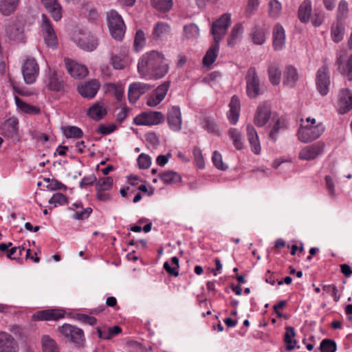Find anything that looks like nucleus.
Masks as SVG:
<instances>
[{
	"label": "nucleus",
	"instance_id": "1",
	"mask_svg": "<svg viewBox=\"0 0 352 352\" xmlns=\"http://www.w3.org/2000/svg\"><path fill=\"white\" fill-rule=\"evenodd\" d=\"M168 63L164 56L157 51L144 54L138 63L139 74L149 78H162L168 73Z\"/></svg>",
	"mask_w": 352,
	"mask_h": 352
},
{
	"label": "nucleus",
	"instance_id": "2",
	"mask_svg": "<svg viewBox=\"0 0 352 352\" xmlns=\"http://www.w3.org/2000/svg\"><path fill=\"white\" fill-rule=\"evenodd\" d=\"M230 24L231 15L228 13L222 14L219 19L212 23L210 32L213 36V43L203 58L204 65L210 66L215 61L218 55L219 43L226 34Z\"/></svg>",
	"mask_w": 352,
	"mask_h": 352
},
{
	"label": "nucleus",
	"instance_id": "3",
	"mask_svg": "<svg viewBox=\"0 0 352 352\" xmlns=\"http://www.w3.org/2000/svg\"><path fill=\"white\" fill-rule=\"evenodd\" d=\"M307 124L306 125H300L298 130V140L304 143L312 142L318 139L324 131V126L322 122L316 124V119L307 118L306 119Z\"/></svg>",
	"mask_w": 352,
	"mask_h": 352
},
{
	"label": "nucleus",
	"instance_id": "4",
	"mask_svg": "<svg viewBox=\"0 0 352 352\" xmlns=\"http://www.w3.org/2000/svg\"><path fill=\"white\" fill-rule=\"evenodd\" d=\"M72 39L80 49L87 52L94 51L99 44L98 39L94 34L84 30L74 31Z\"/></svg>",
	"mask_w": 352,
	"mask_h": 352
},
{
	"label": "nucleus",
	"instance_id": "5",
	"mask_svg": "<svg viewBox=\"0 0 352 352\" xmlns=\"http://www.w3.org/2000/svg\"><path fill=\"white\" fill-rule=\"evenodd\" d=\"M108 27L111 36L121 41L125 32V25L122 16L115 10L107 14Z\"/></svg>",
	"mask_w": 352,
	"mask_h": 352
},
{
	"label": "nucleus",
	"instance_id": "6",
	"mask_svg": "<svg viewBox=\"0 0 352 352\" xmlns=\"http://www.w3.org/2000/svg\"><path fill=\"white\" fill-rule=\"evenodd\" d=\"M21 72L25 82L28 85L33 84L39 74V66L36 59L33 57H27L22 65Z\"/></svg>",
	"mask_w": 352,
	"mask_h": 352
},
{
	"label": "nucleus",
	"instance_id": "7",
	"mask_svg": "<svg viewBox=\"0 0 352 352\" xmlns=\"http://www.w3.org/2000/svg\"><path fill=\"white\" fill-rule=\"evenodd\" d=\"M24 28L25 21L21 19L16 18L7 25L6 34L12 41L23 43L25 41Z\"/></svg>",
	"mask_w": 352,
	"mask_h": 352
},
{
	"label": "nucleus",
	"instance_id": "8",
	"mask_svg": "<svg viewBox=\"0 0 352 352\" xmlns=\"http://www.w3.org/2000/svg\"><path fill=\"white\" fill-rule=\"evenodd\" d=\"M245 78L247 95L250 98H256L260 94V80L256 68H249Z\"/></svg>",
	"mask_w": 352,
	"mask_h": 352
},
{
	"label": "nucleus",
	"instance_id": "9",
	"mask_svg": "<svg viewBox=\"0 0 352 352\" xmlns=\"http://www.w3.org/2000/svg\"><path fill=\"white\" fill-rule=\"evenodd\" d=\"M164 120V116L160 111L143 112L137 116L134 119L136 125L153 126L162 123Z\"/></svg>",
	"mask_w": 352,
	"mask_h": 352
},
{
	"label": "nucleus",
	"instance_id": "10",
	"mask_svg": "<svg viewBox=\"0 0 352 352\" xmlns=\"http://www.w3.org/2000/svg\"><path fill=\"white\" fill-rule=\"evenodd\" d=\"M324 148V142H318L303 147L299 152L298 157L307 161L314 160L322 153Z\"/></svg>",
	"mask_w": 352,
	"mask_h": 352
},
{
	"label": "nucleus",
	"instance_id": "11",
	"mask_svg": "<svg viewBox=\"0 0 352 352\" xmlns=\"http://www.w3.org/2000/svg\"><path fill=\"white\" fill-rule=\"evenodd\" d=\"M167 123L169 129L174 132L182 130V117L179 107L172 106L168 109L166 114Z\"/></svg>",
	"mask_w": 352,
	"mask_h": 352
},
{
	"label": "nucleus",
	"instance_id": "12",
	"mask_svg": "<svg viewBox=\"0 0 352 352\" xmlns=\"http://www.w3.org/2000/svg\"><path fill=\"white\" fill-rule=\"evenodd\" d=\"M58 331L61 336L75 343H79L84 337V333L81 329L69 324H64L59 327Z\"/></svg>",
	"mask_w": 352,
	"mask_h": 352
},
{
	"label": "nucleus",
	"instance_id": "13",
	"mask_svg": "<svg viewBox=\"0 0 352 352\" xmlns=\"http://www.w3.org/2000/svg\"><path fill=\"white\" fill-rule=\"evenodd\" d=\"M65 311L60 309H48L36 311L32 315L35 321L58 320L65 317Z\"/></svg>",
	"mask_w": 352,
	"mask_h": 352
},
{
	"label": "nucleus",
	"instance_id": "14",
	"mask_svg": "<svg viewBox=\"0 0 352 352\" xmlns=\"http://www.w3.org/2000/svg\"><path fill=\"white\" fill-rule=\"evenodd\" d=\"M316 85L318 91L322 96H326L328 94L330 79L329 69L326 65H323L317 72Z\"/></svg>",
	"mask_w": 352,
	"mask_h": 352
},
{
	"label": "nucleus",
	"instance_id": "15",
	"mask_svg": "<svg viewBox=\"0 0 352 352\" xmlns=\"http://www.w3.org/2000/svg\"><path fill=\"white\" fill-rule=\"evenodd\" d=\"M151 86L148 84L135 82L129 85L128 91V99L131 103H135L140 97L147 92Z\"/></svg>",
	"mask_w": 352,
	"mask_h": 352
},
{
	"label": "nucleus",
	"instance_id": "16",
	"mask_svg": "<svg viewBox=\"0 0 352 352\" xmlns=\"http://www.w3.org/2000/svg\"><path fill=\"white\" fill-rule=\"evenodd\" d=\"M170 87V82L166 81L158 86L148 98L146 104L149 107H155L165 98Z\"/></svg>",
	"mask_w": 352,
	"mask_h": 352
},
{
	"label": "nucleus",
	"instance_id": "17",
	"mask_svg": "<svg viewBox=\"0 0 352 352\" xmlns=\"http://www.w3.org/2000/svg\"><path fill=\"white\" fill-rule=\"evenodd\" d=\"M271 115L270 106L267 102L258 105L254 115V122L258 127L265 126Z\"/></svg>",
	"mask_w": 352,
	"mask_h": 352
},
{
	"label": "nucleus",
	"instance_id": "18",
	"mask_svg": "<svg viewBox=\"0 0 352 352\" xmlns=\"http://www.w3.org/2000/svg\"><path fill=\"white\" fill-rule=\"evenodd\" d=\"M65 63L68 73L74 78H83L88 74V69L85 65L74 60L65 59Z\"/></svg>",
	"mask_w": 352,
	"mask_h": 352
},
{
	"label": "nucleus",
	"instance_id": "19",
	"mask_svg": "<svg viewBox=\"0 0 352 352\" xmlns=\"http://www.w3.org/2000/svg\"><path fill=\"white\" fill-rule=\"evenodd\" d=\"M0 352H18L17 342L5 331H0Z\"/></svg>",
	"mask_w": 352,
	"mask_h": 352
},
{
	"label": "nucleus",
	"instance_id": "20",
	"mask_svg": "<svg viewBox=\"0 0 352 352\" xmlns=\"http://www.w3.org/2000/svg\"><path fill=\"white\" fill-rule=\"evenodd\" d=\"M338 111L341 114H344L352 109V93L350 89H342L339 94Z\"/></svg>",
	"mask_w": 352,
	"mask_h": 352
},
{
	"label": "nucleus",
	"instance_id": "21",
	"mask_svg": "<svg viewBox=\"0 0 352 352\" xmlns=\"http://www.w3.org/2000/svg\"><path fill=\"white\" fill-rule=\"evenodd\" d=\"M19 121L14 117L6 120L1 127V133L8 138H17Z\"/></svg>",
	"mask_w": 352,
	"mask_h": 352
},
{
	"label": "nucleus",
	"instance_id": "22",
	"mask_svg": "<svg viewBox=\"0 0 352 352\" xmlns=\"http://www.w3.org/2000/svg\"><path fill=\"white\" fill-rule=\"evenodd\" d=\"M47 88L54 91H64V80L62 74L57 71H50L47 82Z\"/></svg>",
	"mask_w": 352,
	"mask_h": 352
},
{
	"label": "nucleus",
	"instance_id": "23",
	"mask_svg": "<svg viewBox=\"0 0 352 352\" xmlns=\"http://www.w3.org/2000/svg\"><path fill=\"white\" fill-rule=\"evenodd\" d=\"M100 88V83L97 80H89L78 86V91L84 98H93Z\"/></svg>",
	"mask_w": 352,
	"mask_h": 352
},
{
	"label": "nucleus",
	"instance_id": "24",
	"mask_svg": "<svg viewBox=\"0 0 352 352\" xmlns=\"http://www.w3.org/2000/svg\"><path fill=\"white\" fill-rule=\"evenodd\" d=\"M298 80V74L296 68L291 65H287L283 71V85L293 88L296 86Z\"/></svg>",
	"mask_w": 352,
	"mask_h": 352
},
{
	"label": "nucleus",
	"instance_id": "25",
	"mask_svg": "<svg viewBox=\"0 0 352 352\" xmlns=\"http://www.w3.org/2000/svg\"><path fill=\"white\" fill-rule=\"evenodd\" d=\"M285 43V34L283 27L277 23L273 29V47L274 50H280Z\"/></svg>",
	"mask_w": 352,
	"mask_h": 352
},
{
	"label": "nucleus",
	"instance_id": "26",
	"mask_svg": "<svg viewBox=\"0 0 352 352\" xmlns=\"http://www.w3.org/2000/svg\"><path fill=\"white\" fill-rule=\"evenodd\" d=\"M246 130L248 139L251 146L252 151L256 155H259L261 153V147L256 129L253 126L248 124Z\"/></svg>",
	"mask_w": 352,
	"mask_h": 352
},
{
	"label": "nucleus",
	"instance_id": "27",
	"mask_svg": "<svg viewBox=\"0 0 352 352\" xmlns=\"http://www.w3.org/2000/svg\"><path fill=\"white\" fill-rule=\"evenodd\" d=\"M46 10L56 21L62 18V7L57 0H41Z\"/></svg>",
	"mask_w": 352,
	"mask_h": 352
},
{
	"label": "nucleus",
	"instance_id": "28",
	"mask_svg": "<svg viewBox=\"0 0 352 352\" xmlns=\"http://www.w3.org/2000/svg\"><path fill=\"white\" fill-rule=\"evenodd\" d=\"M230 111L228 114V118L232 124H235L239 118L240 113V100L236 96H233L229 104Z\"/></svg>",
	"mask_w": 352,
	"mask_h": 352
},
{
	"label": "nucleus",
	"instance_id": "29",
	"mask_svg": "<svg viewBox=\"0 0 352 352\" xmlns=\"http://www.w3.org/2000/svg\"><path fill=\"white\" fill-rule=\"evenodd\" d=\"M102 88L105 94H109L114 96L118 102H120L122 101L124 91V88L122 85L105 83Z\"/></svg>",
	"mask_w": 352,
	"mask_h": 352
},
{
	"label": "nucleus",
	"instance_id": "30",
	"mask_svg": "<svg viewBox=\"0 0 352 352\" xmlns=\"http://www.w3.org/2000/svg\"><path fill=\"white\" fill-rule=\"evenodd\" d=\"M121 332L122 329L118 325L113 326V327L103 326L97 328V333L98 337L103 340H110Z\"/></svg>",
	"mask_w": 352,
	"mask_h": 352
},
{
	"label": "nucleus",
	"instance_id": "31",
	"mask_svg": "<svg viewBox=\"0 0 352 352\" xmlns=\"http://www.w3.org/2000/svg\"><path fill=\"white\" fill-rule=\"evenodd\" d=\"M312 12L311 2L310 0H304L298 8V19L302 23H307L309 21Z\"/></svg>",
	"mask_w": 352,
	"mask_h": 352
},
{
	"label": "nucleus",
	"instance_id": "32",
	"mask_svg": "<svg viewBox=\"0 0 352 352\" xmlns=\"http://www.w3.org/2000/svg\"><path fill=\"white\" fill-rule=\"evenodd\" d=\"M344 24L343 21H337L331 28V36L333 42L340 43L344 38Z\"/></svg>",
	"mask_w": 352,
	"mask_h": 352
},
{
	"label": "nucleus",
	"instance_id": "33",
	"mask_svg": "<svg viewBox=\"0 0 352 352\" xmlns=\"http://www.w3.org/2000/svg\"><path fill=\"white\" fill-rule=\"evenodd\" d=\"M20 0H0V12L9 16L17 8Z\"/></svg>",
	"mask_w": 352,
	"mask_h": 352
},
{
	"label": "nucleus",
	"instance_id": "34",
	"mask_svg": "<svg viewBox=\"0 0 352 352\" xmlns=\"http://www.w3.org/2000/svg\"><path fill=\"white\" fill-rule=\"evenodd\" d=\"M267 74L269 80L273 85H279L281 78V71L278 64H270L268 67Z\"/></svg>",
	"mask_w": 352,
	"mask_h": 352
},
{
	"label": "nucleus",
	"instance_id": "35",
	"mask_svg": "<svg viewBox=\"0 0 352 352\" xmlns=\"http://www.w3.org/2000/svg\"><path fill=\"white\" fill-rule=\"evenodd\" d=\"M296 336L295 329L292 327H286L284 334V342L285 344L286 350L292 351L296 344V340L294 339Z\"/></svg>",
	"mask_w": 352,
	"mask_h": 352
},
{
	"label": "nucleus",
	"instance_id": "36",
	"mask_svg": "<svg viewBox=\"0 0 352 352\" xmlns=\"http://www.w3.org/2000/svg\"><path fill=\"white\" fill-rule=\"evenodd\" d=\"M161 180L166 184H175L182 180L180 175L173 170H166L159 175Z\"/></svg>",
	"mask_w": 352,
	"mask_h": 352
},
{
	"label": "nucleus",
	"instance_id": "37",
	"mask_svg": "<svg viewBox=\"0 0 352 352\" xmlns=\"http://www.w3.org/2000/svg\"><path fill=\"white\" fill-rule=\"evenodd\" d=\"M243 32V28L241 23L234 25L228 38V45L231 47L234 46L239 41Z\"/></svg>",
	"mask_w": 352,
	"mask_h": 352
},
{
	"label": "nucleus",
	"instance_id": "38",
	"mask_svg": "<svg viewBox=\"0 0 352 352\" xmlns=\"http://www.w3.org/2000/svg\"><path fill=\"white\" fill-rule=\"evenodd\" d=\"M106 114V109L99 104H94L88 110V116L96 121L103 118Z\"/></svg>",
	"mask_w": 352,
	"mask_h": 352
},
{
	"label": "nucleus",
	"instance_id": "39",
	"mask_svg": "<svg viewBox=\"0 0 352 352\" xmlns=\"http://www.w3.org/2000/svg\"><path fill=\"white\" fill-rule=\"evenodd\" d=\"M43 352H58V348L54 340L47 335L41 338Z\"/></svg>",
	"mask_w": 352,
	"mask_h": 352
},
{
	"label": "nucleus",
	"instance_id": "40",
	"mask_svg": "<svg viewBox=\"0 0 352 352\" xmlns=\"http://www.w3.org/2000/svg\"><path fill=\"white\" fill-rule=\"evenodd\" d=\"M202 127L208 133L214 135H219V126L214 119L208 117L204 118L201 121Z\"/></svg>",
	"mask_w": 352,
	"mask_h": 352
},
{
	"label": "nucleus",
	"instance_id": "41",
	"mask_svg": "<svg viewBox=\"0 0 352 352\" xmlns=\"http://www.w3.org/2000/svg\"><path fill=\"white\" fill-rule=\"evenodd\" d=\"M16 104L23 112L30 114H38L40 113L39 108L26 103L19 98H16Z\"/></svg>",
	"mask_w": 352,
	"mask_h": 352
},
{
	"label": "nucleus",
	"instance_id": "42",
	"mask_svg": "<svg viewBox=\"0 0 352 352\" xmlns=\"http://www.w3.org/2000/svg\"><path fill=\"white\" fill-rule=\"evenodd\" d=\"M228 134L233 141L234 146L238 150H241L243 148V141L241 132L236 129L232 128L229 130Z\"/></svg>",
	"mask_w": 352,
	"mask_h": 352
},
{
	"label": "nucleus",
	"instance_id": "43",
	"mask_svg": "<svg viewBox=\"0 0 352 352\" xmlns=\"http://www.w3.org/2000/svg\"><path fill=\"white\" fill-rule=\"evenodd\" d=\"M349 5L346 0H340L337 10L336 20L343 21L348 17Z\"/></svg>",
	"mask_w": 352,
	"mask_h": 352
},
{
	"label": "nucleus",
	"instance_id": "44",
	"mask_svg": "<svg viewBox=\"0 0 352 352\" xmlns=\"http://www.w3.org/2000/svg\"><path fill=\"white\" fill-rule=\"evenodd\" d=\"M170 31V26L165 23L158 22L154 27L153 35L155 38L164 36Z\"/></svg>",
	"mask_w": 352,
	"mask_h": 352
},
{
	"label": "nucleus",
	"instance_id": "45",
	"mask_svg": "<svg viewBox=\"0 0 352 352\" xmlns=\"http://www.w3.org/2000/svg\"><path fill=\"white\" fill-rule=\"evenodd\" d=\"M282 11V5L278 0H270L268 3V13L270 17L276 19Z\"/></svg>",
	"mask_w": 352,
	"mask_h": 352
},
{
	"label": "nucleus",
	"instance_id": "46",
	"mask_svg": "<svg viewBox=\"0 0 352 352\" xmlns=\"http://www.w3.org/2000/svg\"><path fill=\"white\" fill-rule=\"evenodd\" d=\"M251 38L256 45H263L265 42V33L263 29L255 27L251 33Z\"/></svg>",
	"mask_w": 352,
	"mask_h": 352
},
{
	"label": "nucleus",
	"instance_id": "47",
	"mask_svg": "<svg viewBox=\"0 0 352 352\" xmlns=\"http://www.w3.org/2000/svg\"><path fill=\"white\" fill-rule=\"evenodd\" d=\"M63 134L67 138H80L83 135V132L78 126H69L63 129Z\"/></svg>",
	"mask_w": 352,
	"mask_h": 352
},
{
	"label": "nucleus",
	"instance_id": "48",
	"mask_svg": "<svg viewBox=\"0 0 352 352\" xmlns=\"http://www.w3.org/2000/svg\"><path fill=\"white\" fill-rule=\"evenodd\" d=\"M284 126H285L284 122L283 120H281L280 118H277L275 120V122L269 133V135H268L269 139L273 142H276L278 138V135L280 130L281 129L284 128Z\"/></svg>",
	"mask_w": 352,
	"mask_h": 352
},
{
	"label": "nucleus",
	"instance_id": "49",
	"mask_svg": "<svg viewBox=\"0 0 352 352\" xmlns=\"http://www.w3.org/2000/svg\"><path fill=\"white\" fill-rule=\"evenodd\" d=\"M111 63L114 69H122L126 66L128 60L124 55H112Z\"/></svg>",
	"mask_w": 352,
	"mask_h": 352
},
{
	"label": "nucleus",
	"instance_id": "50",
	"mask_svg": "<svg viewBox=\"0 0 352 352\" xmlns=\"http://www.w3.org/2000/svg\"><path fill=\"white\" fill-rule=\"evenodd\" d=\"M184 34L188 39L197 38L199 35V30L195 24H188L184 27Z\"/></svg>",
	"mask_w": 352,
	"mask_h": 352
},
{
	"label": "nucleus",
	"instance_id": "51",
	"mask_svg": "<svg viewBox=\"0 0 352 352\" xmlns=\"http://www.w3.org/2000/svg\"><path fill=\"white\" fill-rule=\"evenodd\" d=\"M146 43V38L144 32L141 30H138L135 36L134 39V50L136 52H139L142 50Z\"/></svg>",
	"mask_w": 352,
	"mask_h": 352
},
{
	"label": "nucleus",
	"instance_id": "52",
	"mask_svg": "<svg viewBox=\"0 0 352 352\" xmlns=\"http://www.w3.org/2000/svg\"><path fill=\"white\" fill-rule=\"evenodd\" d=\"M152 5L158 10L166 12L171 9L173 0H152Z\"/></svg>",
	"mask_w": 352,
	"mask_h": 352
},
{
	"label": "nucleus",
	"instance_id": "53",
	"mask_svg": "<svg viewBox=\"0 0 352 352\" xmlns=\"http://www.w3.org/2000/svg\"><path fill=\"white\" fill-rule=\"evenodd\" d=\"M113 186V179L111 177L100 178L96 183V190H109Z\"/></svg>",
	"mask_w": 352,
	"mask_h": 352
},
{
	"label": "nucleus",
	"instance_id": "54",
	"mask_svg": "<svg viewBox=\"0 0 352 352\" xmlns=\"http://www.w3.org/2000/svg\"><path fill=\"white\" fill-rule=\"evenodd\" d=\"M336 343L330 339H324L320 342V349L322 352H336Z\"/></svg>",
	"mask_w": 352,
	"mask_h": 352
},
{
	"label": "nucleus",
	"instance_id": "55",
	"mask_svg": "<svg viewBox=\"0 0 352 352\" xmlns=\"http://www.w3.org/2000/svg\"><path fill=\"white\" fill-rule=\"evenodd\" d=\"M49 204H54V207L67 204V198L63 193H55L49 200Z\"/></svg>",
	"mask_w": 352,
	"mask_h": 352
},
{
	"label": "nucleus",
	"instance_id": "56",
	"mask_svg": "<svg viewBox=\"0 0 352 352\" xmlns=\"http://www.w3.org/2000/svg\"><path fill=\"white\" fill-rule=\"evenodd\" d=\"M212 161L217 168L221 170H226L228 169V166L223 162L222 156L217 151L213 152Z\"/></svg>",
	"mask_w": 352,
	"mask_h": 352
},
{
	"label": "nucleus",
	"instance_id": "57",
	"mask_svg": "<svg viewBox=\"0 0 352 352\" xmlns=\"http://www.w3.org/2000/svg\"><path fill=\"white\" fill-rule=\"evenodd\" d=\"M41 27L43 36L55 32L52 23L45 14L42 15Z\"/></svg>",
	"mask_w": 352,
	"mask_h": 352
},
{
	"label": "nucleus",
	"instance_id": "58",
	"mask_svg": "<svg viewBox=\"0 0 352 352\" xmlns=\"http://www.w3.org/2000/svg\"><path fill=\"white\" fill-rule=\"evenodd\" d=\"M192 153L197 166L201 169L204 168L205 166V162L202 151L200 148L195 146Z\"/></svg>",
	"mask_w": 352,
	"mask_h": 352
},
{
	"label": "nucleus",
	"instance_id": "59",
	"mask_svg": "<svg viewBox=\"0 0 352 352\" xmlns=\"http://www.w3.org/2000/svg\"><path fill=\"white\" fill-rule=\"evenodd\" d=\"M324 292L329 294L335 302L339 301L340 298V294H339L338 289L335 285H324L322 287Z\"/></svg>",
	"mask_w": 352,
	"mask_h": 352
},
{
	"label": "nucleus",
	"instance_id": "60",
	"mask_svg": "<svg viewBox=\"0 0 352 352\" xmlns=\"http://www.w3.org/2000/svg\"><path fill=\"white\" fill-rule=\"evenodd\" d=\"M92 211V208L90 207L86 208H82V209L76 210L72 217L74 219L85 220L89 218Z\"/></svg>",
	"mask_w": 352,
	"mask_h": 352
},
{
	"label": "nucleus",
	"instance_id": "61",
	"mask_svg": "<svg viewBox=\"0 0 352 352\" xmlns=\"http://www.w3.org/2000/svg\"><path fill=\"white\" fill-rule=\"evenodd\" d=\"M138 163L140 168L146 169L151 164V158L149 155L142 153L138 158Z\"/></svg>",
	"mask_w": 352,
	"mask_h": 352
},
{
	"label": "nucleus",
	"instance_id": "62",
	"mask_svg": "<svg viewBox=\"0 0 352 352\" xmlns=\"http://www.w3.org/2000/svg\"><path fill=\"white\" fill-rule=\"evenodd\" d=\"M44 36V40L47 46L50 47H56L58 44V39L56 32H51L50 34H46Z\"/></svg>",
	"mask_w": 352,
	"mask_h": 352
},
{
	"label": "nucleus",
	"instance_id": "63",
	"mask_svg": "<svg viewBox=\"0 0 352 352\" xmlns=\"http://www.w3.org/2000/svg\"><path fill=\"white\" fill-rule=\"evenodd\" d=\"M76 319L79 321H81L86 324H89L90 325H95L97 321L95 317L90 316L84 314H77Z\"/></svg>",
	"mask_w": 352,
	"mask_h": 352
},
{
	"label": "nucleus",
	"instance_id": "64",
	"mask_svg": "<svg viewBox=\"0 0 352 352\" xmlns=\"http://www.w3.org/2000/svg\"><path fill=\"white\" fill-rule=\"evenodd\" d=\"M116 129V126L114 124H100L97 129V132L102 135H108L113 132Z\"/></svg>",
	"mask_w": 352,
	"mask_h": 352
}]
</instances>
